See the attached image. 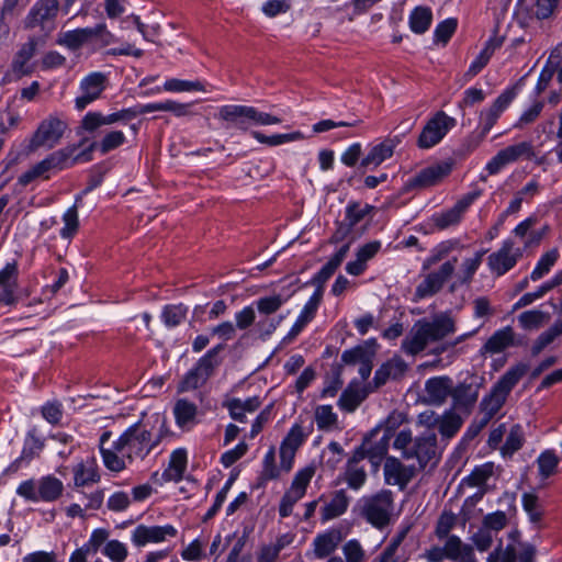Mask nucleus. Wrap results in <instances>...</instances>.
I'll list each match as a JSON object with an SVG mask.
<instances>
[{
    "label": "nucleus",
    "mask_w": 562,
    "mask_h": 562,
    "mask_svg": "<svg viewBox=\"0 0 562 562\" xmlns=\"http://www.w3.org/2000/svg\"><path fill=\"white\" fill-rule=\"evenodd\" d=\"M520 341H515V333L510 326L496 330L483 345L482 353H499L510 346H519Z\"/></svg>",
    "instance_id": "obj_27"
},
{
    "label": "nucleus",
    "mask_w": 562,
    "mask_h": 562,
    "mask_svg": "<svg viewBox=\"0 0 562 562\" xmlns=\"http://www.w3.org/2000/svg\"><path fill=\"white\" fill-rule=\"evenodd\" d=\"M164 89L171 92H183V91H204V86L201 81H189L181 79H169L164 83Z\"/></svg>",
    "instance_id": "obj_59"
},
{
    "label": "nucleus",
    "mask_w": 562,
    "mask_h": 562,
    "mask_svg": "<svg viewBox=\"0 0 562 562\" xmlns=\"http://www.w3.org/2000/svg\"><path fill=\"white\" fill-rule=\"evenodd\" d=\"M374 350H369L367 346L358 345L351 349H347L341 353L344 364L361 363L368 358H373Z\"/></svg>",
    "instance_id": "obj_52"
},
{
    "label": "nucleus",
    "mask_w": 562,
    "mask_h": 562,
    "mask_svg": "<svg viewBox=\"0 0 562 562\" xmlns=\"http://www.w3.org/2000/svg\"><path fill=\"white\" fill-rule=\"evenodd\" d=\"M249 106L227 104L218 109L216 117L225 128H237L243 132L249 128Z\"/></svg>",
    "instance_id": "obj_21"
},
{
    "label": "nucleus",
    "mask_w": 562,
    "mask_h": 562,
    "mask_svg": "<svg viewBox=\"0 0 562 562\" xmlns=\"http://www.w3.org/2000/svg\"><path fill=\"white\" fill-rule=\"evenodd\" d=\"M173 415L179 427L193 424L198 415V406L187 398H179L173 406Z\"/></svg>",
    "instance_id": "obj_39"
},
{
    "label": "nucleus",
    "mask_w": 562,
    "mask_h": 562,
    "mask_svg": "<svg viewBox=\"0 0 562 562\" xmlns=\"http://www.w3.org/2000/svg\"><path fill=\"white\" fill-rule=\"evenodd\" d=\"M66 128L67 123L56 116L50 115L43 120L30 139L27 145L29 151L33 153L41 147L48 149L55 147L61 139Z\"/></svg>",
    "instance_id": "obj_6"
},
{
    "label": "nucleus",
    "mask_w": 562,
    "mask_h": 562,
    "mask_svg": "<svg viewBox=\"0 0 562 562\" xmlns=\"http://www.w3.org/2000/svg\"><path fill=\"white\" fill-rule=\"evenodd\" d=\"M516 95L517 91L515 87L507 88L496 98L488 109L480 113V131L473 132L468 138L470 148L474 149L482 143Z\"/></svg>",
    "instance_id": "obj_4"
},
{
    "label": "nucleus",
    "mask_w": 562,
    "mask_h": 562,
    "mask_svg": "<svg viewBox=\"0 0 562 562\" xmlns=\"http://www.w3.org/2000/svg\"><path fill=\"white\" fill-rule=\"evenodd\" d=\"M44 448V442L37 438L33 432H29L24 446L21 452V459H23L26 462H30L35 457H38L41 451Z\"/></svg>",
    "instance_id": "obj_56"
},
{
    "label": "nucleus",
    "mask_w": 562,
    "mask_h": 562,
    "mask_svg": "<svg viewBox=\"0 0 562 562\" xmlns=\"http://www.w3.org/2000/svg\"><path fill=\"white\" fill-rule=\"evenodd\" d=\"M363 459L362 450H353L347 461L344 480L352 490H359L367 481V472L364 468L359 464Z\"/></svg>",
    "instance_id": "obj_26"
},
{
    "label": "nucleus",
    "mask_w": 562,
    "mask_h": 562,
    "mask_svg": "<svg viewBox=\"0 0 562 562\" xmlns=\"http://www.w3.org/2000/svg\"><path fill=\"white\" fill-rule=\"evenodd\" d=\"M428 345L427 337L419 322L412 328L411 333L402 341V350L406 355L415 356L422 352Z\"/></svg>",
    "instance_id": "obj_37"
},
{
    "label": "nucleus",
    "mask_w": 562,
    "mask_h": 562,
    "mask_svg": "<svg viewBox=\"0 0 562 562\" xmlns=\"http://www.w3.org/2000/svg\"><path fill=\"white\" fill-rule=\"evenodd\" d=\"M345 562H364L366 552L357 539H351L342 546Z\"/></svg>",
    "instance_id": "obj_63"
},
{
    "label": "nucleus",
    "mask_w": 562,
    "mask_h": 562,
    "mask_svg": "<svg viewBox=\"0 0 562 562\" xmlns=\"http://www.w3.org/2000/svg\"><path fill=\"white\" fill-rule=\"evenodd\" d=\"M82 143L83 140L79 145L67 146L49 154L45 158L49 170H63L72 167L75 165L74 154Z\"/></svg>",
    "instance_id": "obj_36"
},
{
    "label": "nucleus",
    "mask_w": 562,
    "mask_h": 562,
    "mask_svg": "<svg viewBox=\"0 0 562 562\" xmlns=\"http://www.w3.org/2000/svg\"><path fill=\"white\" fill-rule=\"evenodd\" d=\"M486 250H480L475 254L473 258L465 259L462 263V276L459 279L460 284H469L476 270L481 266L482 257L485 255Z\"/></svg>",
    "instance_id": "obj_55"
},
{
    "label": "nucleus",
    "mask_w": 562,
    "mask_h": 562,
    "mask_svg": "<svg viewBox=\"0 0 562 562\" xmlns=\"http://www.w3.org/2000/svg\"><path fill=\"white\" fill-rule=\"evenodd\" d=\"M451 169L452 165L449 162L429 166L411 178L406 187L408 189H424L436 186L451 172Z\"/></svg>",
    "instance_id": "obj_18"
},
{
    "label": "nucleus",
    "mask_w": 562,
    "mask_h": 562,
    "mask_svg": "<svg viewBox=\"0 0 562 562\" xmlns=\"http://www.w3.org/2000/svg\"><path fill=\"white\" fill-rule=\"evenodd\" d=\"M381 434V426H376L369 434H367L359 447L355 450H362L363 458H368L373 468L378 469L381 462L387 458V451L390 447V440L392 438L387 435Z\"/></svg>",
    "instance_id": "obj_11"
},
{
    "label": "nucleus",
    "mask_w": 562,
    "mask_h": 562,
    "mask_svg": "<svg viewBox=\"0 0 562 562\" xmlns=\"http://www.w3.org/2000/svg\"><path fill=\"white\" fill-rule=\"evenodd\" d=\"M64 227L60 229L63 238H71L79 228L77 206L69 207L63 215Z\"/></svg>",
    "instance_id": "obj_58"
},
{
    "label": "nucleus",
    "mask_w": 562,
    "mask_h": 562,
    "mask_svg": "<svg viewBox=\"0 0 562 562\" xmlns=\"http://www.w3.org/2000/svg\"><path fill=\"white\" fill-rule=\"evenodd\" d=\"M125 142L126 137L122 131H110L98 143V149L102 155H105L121 147L122 145H124Z\"/></svg>",
    "instance_id": "obj_50"
},
{
    "label": "nucleus",
    "mask_w": 562,
    "mask_h": 562,
    "mask_svg": "<svg viewBox=\"0 0 562 562\" xmlns=\"http://www.w3.org/2000/svg\"><path fill=\"white\" fill-rule=\"evenodd\" d=\"M397 136L386 137L381 143L370 148L368 154L360 160V168L373 170L386 159L391 158L400 144Z\"/></svg>",
    "instance_id": "obj_20"
},
{
    "label": "nucleus",
    "mask_w": 562,
    "mask_h": 562,
    "mask_svg": "<svg viewBox=\"0 0 562 562\" xmlns=\"http://www.w3.org/2000/svg\"><path fill=\"white\" fill-rule=\"evenodd\" d=\"M522 255V249L515 247L513 239H506L498 250L487 257V267L494 276L502 277L517 265Z\"/></svg>",
    "instance_id": "obj_8"
},
{
    "label": "nucleus",
    "mask_w": 562,
    "mask_h": 562,
    "mask_svg": "<svg viewBox=\"0 0 562 562\" xmlns=\"http://www.w3.org/2000/svg\"><path fill=\"white\" fill-rule=\"evenodd\" d=\"M100 454L104 467L111 472H122L126 469V458L124 457V450L115 449V441L112 448L100 447Z\"/></svg>",
    "instance_id": "obj_41"
},
{
    "label": "nucleus",
    "mask_w": 562,
    "mask_h": 562,
    "mask_svg": "<svg viewBox=\"0 0 562 562\" xmlns=\"http://www.w3.org/2000/svg\"><path fill=\"white\" fill-rule=\"evenodd\" d=\"M251 136L258 140L260 144H265L268 146H279L284 143L295 142L303 139V134L300 131H295L288 134H276L271 136H267L259 131H252Z\"/></svg>",
    "instance_id": "obj_44"
},
{
    "label": "nucleus",
    "mask_w": 562,
    "mask_h": 562,
    "mask_svg": "<svg viewBox=\"0 0 562 562\" xmlns=\"http://www.w3.org/2000/svg\"><path fill=\"white\" fill-rule=\"evenodd\" d=\"M494 464L486 462L475 467L472 472L464 479V483L471 487H481L485 485L487 480L493 475Z\"/></svg>",
    "instance_id": "obj_48"
},
{
    "label": "nucleus",
    "mask_w": 562,
    "mask_h": 562,
    "mask_svg": "<svg viewBox=\"0 0 562 562\" xmlns=\"http://www.w3.org/2000/svg\"><path fill=\"white\" fill-rule=\"evenodd\" d=\"M457 25V20L452 18L440 22L434 32L435 42L442 43L443 45H446L451 38V36L454 34Z\"/></svg>",
    "instance_id": "obj_61"
},
{
    "label": "nucleus",
    "mask_w": 562,
    "mask_h": 562,
    "mask_svg": "<svg viewBox=\"0 0 562 562\" xmlns=\"http://www.w3.org/2000/svg\"><path fill=\"white\" fill-rule=\"evenodd\" d=\"M521 504L524 510L528 515L529 521L535 525L537 529H541L544 507L541 504L539 496L535 493H524L521 496Z\"/></svg>",
    "instance_id": "obj_34"
},
{
    "label": "nucleus",
    "mask_w": 562,
    "mask_h": 562,
    "mask_svg": "<svg viewBox=\"0 0 562 562\" xmlns=\"http://www.w3.org/2000/svg\"><path fill=\"white\" fill-rule=\"evenodd\" d=\"M482 191L475 190L464 194L461 199L457 201V203L440 213H436L432 215L431 221L434 225L438 229H446L450 226L457 225L460 223L463 214L471 206V204L481 196Z\"/></svg>",
    "instance_id": "obj_13"
},
{
    "label": "nucleus",
    "mask_w": 562,
    "mask_h": 562,
    "mask_svg": "<svg viewBox=\"0 0 562 562\" xmlns=\"http://www.w3.org/2000/svg\"><path fill=\"white\" fill-rule=\"evenodd\" d=\"M37 487L38 501L47 503L57 501L64 492L63 482L52 474L41 477L37 482Z\"/></svg>",
    "instance_id": "obj_33"
},
{
    "label": "nucleus",
    "mask_w": 562,
    "mask_h": 562,
    "mask_svg": "<svg viewBox=\"0 0 562 562\" xmlns=\"http://www.w3.org/2000/svg\"><path fill=\"white\" fill-rule=\"evenodd\" d=\"M322 301V294L321 291H315L313 295L310 297V300L304 305L303 310L301 311L299 317L296 318L295 323L293 324L292 328L289 331V337H295L297 336L303 328L314 318L318 305Z\"/></svg>",
    "instance_id": "obj_32"
},
{
    "label": "nucleus",
    "mask_w": 562,
    "mask_h": 562,
    "mask_svg": "<svg viewBox=\"0 0 562 562\" xmlns=\"http://www.w3.org/2000/svg\"><path fill=\"white\" fill-rule=\"evenodd\" d=\"M178 535L172 525L146 526L138 525L131 535V541L136 548H143L149 543L164 542L167 538H175Z\"/></svg>",
    "instance_id": "obj_15"
},
{
    "label": "nucleus",
    "mask_w": 562,
    "mask_h": 562,
    "mask_svg": "<svg viewBox=\"0 0 562 562\" xmlns=\"http://www.w3.org/2000/svg\"><path fill=\"white\" fill-rule=\"evenodd\" d=\"M457 257L452 260H448L440 266L437 271L430 272L426 278L417 285L416 295L419 299L432 296L438 293L446 281L453 274L456 269Z\"/></svg>",
    "instance_id": "obj_14"
},
{
    "label": "nucleus",
    "mask_w": 562,
    "mask_h": 562,
    "mask_svg": "<svg viewBox=\"0 0 562 562\" xmlns=\"http://www.w3.org/2000/svg\"><path fill=\"white\" fill-rule=\"evenodd\" d=\"M59 10L58 0H37L24 18L23 26L25 30H44L48 23H54Z\"/></svg>",
    "instance_id": "obj_12"
},
{
    "label": "nucleus",
    "mask_w": 562,
    "mask_h": 562,
    "mask_svg": "<svg viewBox=\"0 0 562 562\" xmlns=\"http://www.w3.org/2000/svg\"><path fill=\"white\" fill-rule=\"evenodd\" d=\"M108 87V77L101 71L90 72L80 81L81 94L75 99V108L83 111L89 104L101 98Z\"/></svg>",
    "instance_id": "obj_10"
},
{
    "label": "nucleus",
    "mask_w": 562,
    "mask_h": 562,
    "mask_svg": "<svg viewBox=\"0 0 562 562\" xmlns=\"http://www.w3.org/2000/svg\"><path fill=\"white\" fill-rule=\"evenodd\" d=\"M453 381L448 375L434 376L425 382V402L430 405H442L451 396Z\"/></svg>",
    "instance_id": "obj_22"
},
{
    "label": "nucleus",
    "mask_w": 562,
    "mask_h": 562,
    "mask_svg": "<svg viewBox=\"0 0 562 562\" xmlns=\"http://www.w3.org/2000/svg\"><path fill=\"white\" fill-rule=\"evenodd\" d=\"M558 259L559 250L557 248H552L551 250L544 252L538 260L535 269L531 271L530 280L538 281L547 276Z\"/></svg>",
    "instance_id": "obj_43"
},
{
    "label": "nucleus",
    "mask_w": 562,
    "mask_h": 562,
    "mask_svg": "<svg viewBox=\"0 0 562 562\" xmlns=\"http://www.w3.org/2000/svg\"><path fill=\"white\" fill-rule=\"evenodd\" d=\"M164 436L162 428L154 434L147 424L137 422L124 430L115 440V449L124 450V457L132 463L136 459L144 460L159 446Z\"/></svg>",
    "instance_id": "obj_1"
},
{
    "label": "nucleus",
    "mask_w": 562,
    "mask_h": 562,
    "mask_svg": "<svg viewBox=\"0 0 562 562\" xmlns=\"http://www.w3.org/2000/svg\"><path fill=\"white\" fill-rule=\"evenodd\" d=\"M315 420L318 429L327 430L337 424V415L330 405H321L315 409Z\"/></svg>",
    "instance_id": "obj_57"
},
{
    "label": "nucleus",
    "mask_w": 562,
    "mask_h": 562,
    "mask_svg": "<svg viewBox=\"0 0 562 562\" xmlns=\"http://www.w3.org/2000/svg\"><path fill=\"white\" fill-rule=\"evenodd\" d=\"M480 385L476 383H459L452 386V409L470 415L479 398Z\"/></svg>",
    "instance_id": "obj_19"
},
{
    "label": "nucleus",
    "mask_w": 562,
    "mask_h": 562,
    "mask_svg": "<svg viewBox=\"0 0 562 562\" xmlns=\"http://www.w3.org/2000/svg\"><path fill=\"white\" fill-rule=\"evenodd\" d=\"M349 498L344 490L335 492L331 499L322 508V520L327 521L341 516L348 508Z\"/></svg>",
    "instance_id": "obj_38"
},
{
    "label": "nucleus",
    "mask_w": 562,
    "mask_h": 562,
    "mask_svg": "<svg viewBox=\"0 0 562 562\" xmlns=\"http://www.w3.org/2000/svg\"><path fill=\"white\" fill-rule=\"evenodd\" d=\"M407 363L398 356H395L384 362L374 373L373 383L375 387H381L389 380H400L407 371Z\"/></svg>",
    "instance_id": "obj_25"
},
{
    "label": "nucleus",
    "mask_w": 562,
    "mask_h": 562,
    "mask_svg": "<svg viewBox=\"0 0 562 562\" xmlns=\"http://www.w3.org/2000/svg\"><path fill=\"white\" fill-rule=\"evenodd\" d=\"M441 458L438 449L437 436L435 432H425L414 439V443L406 459H416L420 470H425L427 465L437 467Z\"/></svg>",
    "instance_id": "obj_7"
},
{
    "label": "nucleus",
    "mask_w": 562,
    "mask_h": 562,
    "mask_svg": "<svg viewBox=\"0 0 562 562\" xmlns=\"http://www.w3.org/2000/svg\"><path fill=\"white\" fill-rule=\"evenodd\" d=\"M418 322L424 329L428 342L441 340L456 330L454 323L449 317L435 319L434 322Z\"/></svg>",
    "instance_id": "obj_31"
},
{
    "label": "nucleus",
    "mask_w": 562,
    "mask_h": 562,
    "mask_svg": "<svg viewBox=\"0 0 562 562\" xmlns=\"http://www.w3.org/2000/svg\"><path fill=\"white\" fill-rule=\"evenodd\" d=\"M443 550L447 559L451 561H457L460 558L462 551L465 555L472 554V548L469 546H463L460 538L454 535L448 537Z\"/></svg>",
    "instance_id": "obj_53"
},
{
    "label": "nucleus",
    "mask_w": 562,
    "mask_h": 562,
    "mask_svg": "<svg viewBox=\"0 0 562 562\" xmlns=\"http://www.w3.org/2000/svg\"><path fill=\"white\" fill-rule=\"evenodd\" d=\"M82 143L83 140L79 145L67 146L49 154L45 158L49 170H63L72 167L75 165L74 154Z\"/></svg>",
    "instance_id": "obj_35"
},
{
    "label": "nucleus",
    "mask_w": 562,
    "mask_h": 562,
    "mask_svg": "<svg viewBox=\"0 0 562 562\" xmlns=\"http://www.w3.org/2000/svg\"><path fill=\"white\" fill-rule=\"evenodd\" d=\"M431 21L432 12L428 7H416L409 14V27L416 34H424Z\"/></svg>",
    "instance_id": "obj_42"
},
{
    "label": "nucleus",
    "mask_w": 562,
    "mask_h": 562,
    "mask_svg": "<svg viewBox=\"0 0 562 562\" xmlns=\"http://www.w3.org/2000/svg\"><path fill=\"white\" fill-rule=\"evenodd\" d=\"M187 314L188 307L184 304H169L164 307L161 319L167 327H177L186 319Z\"/></svg>",
    "instance_id": "obj_45"
},
{
    "label": "nucleus",
    "mask_w": 562,
    "mask_h": 562,
    "mask_svg": "<svg viewBox=\"0 0 562 562\" xmlns=\"http://www.w3.org/2000/svg\"><path fill=\"white\" fill-rule=\"evenodd\" d=\"M498 154L502 156L505 166L517 161L521 157L527 159H532L535 157L533 146L530 142H521L507 146L499 150Z\"/></svg>",
    "instance_id": "obj_40"
},
{
    "label": "nucleus",
    "mask_w": 562,
    "mask_h": 562,
    "mask_svg": "<svg viewBox=\"0 0 562 562\" xmlns=\"http://www.w3.org/2000/svg\"><path fill=\"white\" fill-rule=\"evenodd\" d=\"M393 505V493L382 490L361 499L360 515L373 527L382 529L390 524Z\"/></svg>",
    "instance_id": "obj_5"
},
{
    "label": "nucleus",
    "mask_w": 562,
    "mask_h": 562,
    "mask_svg": "<svg viewBox=\"0 0 562 562\" xmlns=\"http://www.w3.org/2000/svg\"><path fill=\"white\" fill-rule=\"evenodd\" d=\"M92 41V27L76 29L58 34L56 43L76 52Z\"/></svg>",
    "instance_id": "obj_30"
},
{
    "label": "nucleus",
    "mask_w": 562,
    "mask_h": 562,
    "mask_svg": "<svg viewBox=\"0 0 562 562\" xmlns=\"http://www.w3.org/2000/svg\"><path fill=\"white\" fill-rule=\"evenodd\" d=\"M363 401V396L360 394L358 389L352 386L350 383L340 394L338 400V406L341 411L351 413L353 412Z\"/></svg>",
    "instance_id": "obj_49"
},
{
    "label": "nucleus",
    "mask_w": 562,
    "mask_h": 562,
    "mask_svg": "<svg viewBox=\"0 0 562 562\" xmlns=\"http://www.w3.org/2000/svg\"><path fill=\"white\" fill-rule=\"evenodd\" d=\"M463 419L452 409L446 411L441 416L428 423V427H437L443 439L453 438L462 427Z\"/></svg>",
    "instance_id": "obj_29"
},
{
    "label": "nucleus",
    "mask_w": 562,
    "mask_h": 562,
    "mask_svg": "<svg viewBox=\"0 0 562 562\" xmlns=\"http://www.w3.org/2000/svg\"><path fill=\"white\" fill-rule=\"evenodd\" d=\"M454 125V119L448 116L443 111L437 112L423 127L417 146L428 149L437 145Z\"/></svg>",
    "instance_id": "obj_9"
},
{
    "label": "nucleus",
    "mask_w": 562,
    "mask_h": 562,
    "mask_svg": "<svg viewBox=\"0 0 562 562\" xmlns=\"http://www.w3.org/2000/svg\"><path fill=\"white\" fill-rule=\"evenodd\" d=\"M37 44V38L32 36L20 47V49L14 55L11 69L16 78L30 76L34 71V68L29 65V61L34 57Z\"/></svg>",
    "instance_id": "obj_24"
},
{
    "label": "nucleus",
    "mask_w": 562,
    "mask_h": 562,
    "mask_svg": "<svg viewBox=\"0 0 562 562\" xmlns=\"http://www.w3.org/2000/svg\"><path fill=\"white\" fill-rule=\"evenodd\" d=\"M134 108H126L104 115L101 112H88L80 121V127L88 133H94L103 125H112L117 122H128L135 119Z\"/></svg>",
    "instance_id": "obj_16"
},
{
    "label": "nucleus",
    "mask_w": 562,
    "mask_h": 562,
    "mask_svg": "<svg viewBox=\"0 0 562 562\" xmlns=\"http://www.w3.org/2000/svg\"><path fill=\"white\" fill-rule=\"evenodd\" d=\"M528 370V363L518 362L514 364L493 385L491 393L483 397L480 409L484 414L485 423H488L498 413L512 390Z\"/></svg>",
    "instance_id": "obj_2"
},
{
    "label": "nucleus",
    "mask_w": 562,
    "mask_h": 562,
    "mask_svg": "<svg viewBox=\"0 0 562 562\" xmlns=\"http://www.w3.org/2000/svg\"><path fill=\"white\" fill-rule=\"evenodd\" d=\"M559 462L560 460L553 450H544L537 459L538 471L541 479L546 480L555 474Z\"/></svg>",
    "instance_id": "obj_47"
},
{
    "label": "nucleus",
    "mask_w": 562,
    "mask_h": 562,
    "mask_svg": "<svg viewBox=\"0 0 562 562\" xmlns=\"http://www.w3.org/2000/svg\"><path fill=\"white\" fill-rule=\"evenodd\" d=\"M374 210L373 205L368 203L361 204L358 201H350L346 206V223L352 228L360 223L368 214Z\"/></svg>",
    "instance_id": "obj_46"
},
{
    "label": "nucleus",
    "mask_w": 562,
    "mask_h": 562,
    "mask_svg": "<svg viewBox=\"0 0 562 562\" xmlns=\"http://www.w3.org/2000/svg\"><path fill=\"white\" fill-rule=\"evenodd\" d=\"M103 554L113 562H123L127 557V549L119 540H110L103 548Z\"/></svg>",
    "instance_id": "obj_64"
},
{
    "label": "nucleus",
    "mask_w": 562,
    "mask_h": 562,
    "mask_svg": "<svg viewBox=\"0 0 562 562\" xmlns=\"http://www.w3.org/2000/svg\"><path fill=\"white\" fill-rule=\"evenodd\" d=\"M278 476H279V470L276 465L274 450L270 449L263 458L262 471L259 476L260 484H263L270 480H274Z\"/></svg>",
    "instance_id": "obj_62"
},
{
    "label": "nucleus",
    "mask_w": 562,
    "mask_h": 562,
    "mask_svg": "<svg viewBox=\"0 0 562 562\" xmlns=\"http://www.w3.org/2000/svg\"><path fill=\"white\" fill-rule=\"evenodd\" d=\"M135 116L156 112V111H165L171 112L176 116H186L190 114V104L188 103H179L172 100H167L165 102H156L148 104H136L133 106Z\"/></svg>",
    "instance_id": "obj_28"
},
{
    "label": "nucleus",
    "mask_w": 562,
    "mask_h": 562,
    "mask_svg": "<svg viewBox=\"0 0 562 562\" xmlns=\"http://www.w3.org/2000/svg\"><path fill=\"white\" fill-rule=\"evenodd\" d=\"M225 349V345L218 344L209 349L184 374L179 383V392H188L196 390L203 386L211 376L215 373V370L222 363L220 353Z\"/></svg>",
    "instance_id": "obj_3"
},
{
    "label": "nucleus",
    "mask_w": 562,
    "mask_h": 562,
    "mask_svg": "<svg viewBox=\"0 0 562 562\" xmlns=\"http://www.w3.org/2000/svg\"><path fill=\"white\" fill-rule=\"evenodd\" d=\"M304 439L305 435L303 432L302 426L294 424L281 442L280 447L288 449L289 453H295L296 450L303 445Z\"/></svg>",
    "instance_id": "obj_54"
},
{
    "label": "nucleus",
    "mask_w": 562,
    "mask_h": 562,
    "mask_svg": "<svg viewBox=\"0 0 562 562\" xmlns=\"http://www.w3.org/2000/svg\"><path fill=\"white\" fill-rule=\"evenodd\" d=\"M284 302L285 300L280 294H274L259 297L255 304L260 315L269 317L277 313Z\"/></svg>",
    "instance_id": "obj_51"
},
{
    "label": "nucleus",
    "mask_w": 562,
    "mask_h": 562,
    "mask_svg": "<svg viewBox=\"0 0 562 562\" xmlns=\"http://www.w3.org/2000/svg\"><path fill=\"white\" fill-rule=\"evenodd\" d=\"M383 474L387 485H396L401 491H404L416 475V468L405 465L395 457H387L384 461Z\"/></svg>",
    "instance_id": "obj_17"
},
{
    "label": "nucleus",
    "mask_w": 562,
    "mask_h": 562,
    "mask_svg": "<svg viewBox=\"0 0 562 562\" xmlns=\"http://www.w3.org/2000/svg\"><path fill=\"white\" fill-rule=\"evenodd\" d=\"M344 540L339 528H330L318 533L313 540V554L316 559L323 560L330 557Z\"/></svg>",
    "instance_id": "obj_23"
},
{
    "label": "nucleus",
    "mask_w": 562,
    "mask_h": 562,
    "mask_svg": "<svg viewBox=\"0 0 562 562\" xmlns=\"http://www.w3.org/2000/svg\"><path fill=\"white\" fill-rule=\"evenodd\" d=\"M100 481L98 471L93 468L86 469L83 464H79L74 472V484L77 487L93 484Z\"/></svg>",
    "instance_id": "obj_60"
}]
</instances>
